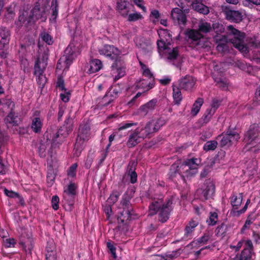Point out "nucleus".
Segmentation results:
<instances>
[{
    "instance_id": "40",
    "label": "nucleus",
    "mask_w": 260,
    "mask_h": 260,
    "mask_svg": "<svg viewBox=\"0 0 260 260\" xmlns=\"http://www.w3.org/2000/svg\"><path fill=\"white\" fill-rule=\"evenodd\" d=\"M122 88L120 87V84H117L114 86H111L107 91L110 93L113 99L116 100L122 92Z\"/></svg>"
},
{
    "instance_id": "17",
    "label": "nucleus",
    "mask_w": 260,
    "mask_h": 260,
    "mask_svg": "<svg viewBox=\"0 0 260 260\" xmlns=\"http://www.w3.org/2000/svg\"><path fill=\"white\" fill-rule=\"evenodd\" d=\"M30 16L31 18L38 20L43 19L45 20L47 18L45 8L41 7L38 3H36L30 12Z\"/></svg>"
},
{
    "instance_id": "3",
    "label": "nucleus",
    "mask_w": 260,
    "mask_h": 260,
    "mask_svg": "<svg viewBox=\"0 0 260 260\" xmlns=\"http://www.w3.org/2000/svg\"><path fill=\"white\" fill-rule=\"evenodd\" d=\"M239 139V134L230 127L225 132L216 137V140L219 141V146L225 149L232 146L234 143L238 142Z\"/></svg>"
},
{
    "instance_id": "31",
    "label": "nucleus",
    "mask_w": 260,
    "mask_h": 260,
    "mask_svg": "<svg viewBox=\"0 0 260 260\" xmlns=\"http://www.w3.org/2000/svg\"><path fill=\"white\" fill-rule=\"evenodd\" d=\"M89 68L88 73L89 74L94 73L99 71L103 67L102 61L98 59H92L89 61Z\"/></svg>"
},
{
    "instance_id": "26",
    "label": "nucleus",
    "mask_w": 260,
    "mask_h": 260,
    "mask_svg": "<svg viewBox=\"0 0 260 260\" xmlns=\"http://www.w3.org/2000/svg\"><path fill=\"white\" fill-rule=\"evenodd\" d=\"M198 224L199 222L197 219L194 220L192 219L188 222L184 230V236L185 238L189 239H191L192 238V233Z\"/></svg>"
},
{
    "instance_id": "36",
    "label": "nucleus",
    "mask_w": 260,
    "mask_h": 260,
    "mask_svg": "<svg viewBox=\"0 0 260 260\" xmlns=\"http://www.w3.org/2000/svg\"><path fill=\"white\" fill-rule=\"evenodd\" d=\"M181 88L176 86H173V98L175 105H179L182 100V95L180 91Z\"/></svg>"
},
{
    "instance_id": "2",
    "label": "nucleus",
    "mask_w": 260,
    "mask_h": 260,
    "mask_svg": "<svg viewBox=\"0 0 260 260\" xmlns=\"http://www.w3.org/2000/svg\"><path fill=\"white\" fill-rule=\"evenodd\" d=\"M244 142L246 145L260 148V125L253 124L244 134Z\"/></svg>"
},
{
    "instance_id": "43",
    "label": "nucleus",
    "mask_w": 260,
    "mask_h": 260,
    "mask_svg": "<svg viewBox=\"0 0 260 260\" xmlns=\"http://www.w3.org/2000/svg\"><path fill=\"white\" fill-rule=\"evenodd\" d=\"M197 173V168H190L188 167L187 171L185 172V174H183L182 176H181V180L184 183H186V179H190L191 177H193Z\"/></svg>"
},
{
    "instance_id": "59",
    "label": "nucleus",
    "mask_w": 260,
    "mask_h": 260,
    "mask_svg": "<svg viewBox=\"0 0 260 260\" xmlns=\"http://www.w3.org/2000/svg\"><path fill=\"white\" fill-rule=\"evenodd\" d=\"M179 48L176 47L173 48L168 54L167 59L170 60H174L179 55Z\"/></svg>"
},
{
    "instance_id": "30",
    "label": "nucleus",
    "mask_w": 260,
    "mask_h": 260,
    "mask_svg": "<svg viewBox=\"0 0 260 260\" xmlns=\"http://www.w3.org/2000/svg\"><path fill=\"white\" fill-rule=\"evenodd\" d=\"M155 84L154 80H148L142 79L140 80L136 84V88L143 89L145 91H147L152 88Z\"/></svg>"
},
{
    "instance_id": "39",
    "label": "nucleus",
    "mask_w": 260,
    "mask_h": 260,
    "mask_svg": "<svg viewBox=\"0 0 260 260\" xmlns=\"http://www.w3.org/2000/svg\"><path fill=\"white\" fill-rule=\"evenodd\" d=\"M183 250L181 248H179L176 250L172 252H167L161 255V257L165 260H172L180 255L182 253Z\"/></svg>"
},
{
    "instance_id": "7",
    "label": "nucleus",
    "mask_w": 260,
    "mask_h": 260,
    "mask_svg": "<svg viewBox=\"0 0 260 260\" xmlns=\"http://www.w3.org/2000/svg\"><path fill=\"white\" fill-rule=\"evenodd\" d=\"M75 47L74 45L70 44L64 51V55L60 58L57 64V69L61 67V64L64 63V69H69L70 65L72 63L73 60L75 57Z\"/></svg>"
},
{
    "instance_id": "23",
    "label": "nucleus",
    "mask_w": 260,
    "mask_h": 260,
    "mask_svg": "<svg viewBox=\"0 0 260 260\" xmlns=\"http://www.w3.org/2000/svg\"><path fill=\"white\" fill-rule=\"evenodd\" d=\"M30 119L32 131L37 134H41L43 126V119L41 117H31Z\"/></svg>"
},
{
    "instance_id": "15",
    "label": "nucleus",
    "mask_w": 260,
    "mask_h": 260,
    "mask_svg": "<svg viewBox=\"0 0 260 260\" xmlns=\"http://www.w3.org/2000/svg\"><path fill=\"white\" fill-rule=\"evenodd\" d=\"M253 252L254 247L252 242L250 239H247L245 244V248L239 254V256L241 260H250Z\"/></svg>"
},
{
    "instance_id": "42",
    "label": "nucleus",
    "mask_w": 260,
    "mask_h": 260,
    "mask_svg": "<svg viewBox=\"0 0 260 260\" xmlns=\"http://www.w3.org/2000/svg\"><path fill=\"white\" fill-rule=\"evenodd\" d=\"M157 32L161 40L164 39L168 44H170V42L172 40V35L169 30L159 28Z\"/></svg>"
},
{
    "instance_id": "60",
    "label": "nucleus",
    "mask_w": 260,
    "mask_h": 260,
    "mask_svg": "<svg viewBox=\"0 0 260 260\" xmlns=\"http://www.w3.org/2000/svg\"><path fill=\"white\" fill-rule=\"evenodd\" d=\"M77 163L72 164L67 170V175L69 177L74 178L77 174Z\"/></svg>"
},
{
    "instance_id": "58",
    "label": "nucleus",
    "mask_w": 260,
    "mask_h": 260,
    "mask_svg": "<svg viewBox=\"0 0 260 260\" xmlns=\"http://www.w3.org/2000/svg\"><path fill=\"white\" fill-rule=\"evenodd\" d=\"M218 214L215 212H211L209 219L207 220V222L209 225H215L218 221Z\"/></svg>"
},
{
    "instance_id": "24",
    "label": "nucleus",
    "mask_w": 260,
    "mask_h": 260,
    "mask_svg": "<svg viewBox=\"0 0 260 260\" xmlns=\"http://www.w3.org/2000/svg\"><path fill=\"white\" fill-rule=\"evenodd\" d=\"M134 215V210L122 209L118 216V222L123 224H126L127 221L132 219V216Z\"/></svg>"
},
{
    "instance_id": "21",
    "label": "nucleus",
    "mask_w": 260,
    "mask_h": 260,
    "mask_svg": "<svg viewBox=\"0 0 260 260\" xmlns=\"http://www.w3.org/2000/svg\"><path fill=\"white\" fill-rule=\"evenodd\" d=\"M139 128H136L129 136L126 142V145L128 148H133L140 143L142 137L140 135Z\"/></svg>"
},
{
    "instance_id": "4",
    "label": "nucleus",
    "mask_w": 260,
    "mask_h": 260,
    "mask_svg": "<svg viewBox=\"0 0 260 260\" xmlns=\"http://www.w3.org/2000/svg\"><path fill=\"white\" fill-rule=\"evenodd\" d=\"M90 135V127L88 123L81 124L79 128V132L74 145V150L76 153H81L83 149L84 143L87 141Z\"/></svg>"
},
{
    "instance_id": "62",
    "label": "nucleus",
    "mask_w": 260,
    "mask_h": 260,
    "mask_svg": "<svg viewBox=\"0 0 260 260\" xmlns=\"http://www.w3.org/2000/svg\"><path fill=\"white\" fill-rule=\"evenodd\" d=\"M127 17V21L129 22L136 21L143 18L142 15L140 13L138 12L134 13H129Z\"/></svg>"
},
{
    "instance_id": "22",
    "label": "nucleus",
    "mask_w": 260,
    "mask_h": 260,
    "mask_svg": "<svg viewBox=\"0 0 260 260\" xmlns=\"http://www.w3.org/2000/svg\"><path fill=\"white\" fill-rule=\"evenodd\" d=\"M211 236L209 232L205 233L203 236L199 238L196 240H194L188 244L186 247L188 248H193L199 247L204 244H206L211 239Z\"/></svg>"
},
{
    "instance_id": "35",
    "label": "nucleus",
    "mask_w": 260,
    "mask_h": 260,
    "mask_svg": "<svg viewBox=\"0 0 260 260\" xmlns=\"http://www.w3.org/2000/svg\"><path fill=\"white\" fill-rule=\"evenodd\" d=\"M123 64L124 62L122 60V61L121 62H118L117 67H114V68H112V70H116L117 73V75H116L114 78V82L117 81L118 80L125 75V71Z\"/></svg>"
},
{
    "instance_id": "63",
    "label": "nucleus",
    "mask_w": 260,
    "mask_h": 260,
    "mask_svg": "<svg viewBox=\"0 0 260 260\" xmlns=\"http://www.w3.org/2000/svg\"><path fill=\"white\" fill-rule=\"evenodd\" d=\"M107 247L111 254L113 258L116 259L117 258V255L116 253V248L114 245L113 243L111 241L107 242Z\"/></svg>"
},
{
    "instance_id": "34",
    "label": "nucleus",
    "mask_w": 260,
    "mask_h": 260,
    "mask_svg": "<svg viewBox=\"0 0 260 260\" xmlns=\"http://www.w3.org/2000/svg\"><path fill=\"white\" fill-rule=\"evenodd\" d=\"M178 165L177 164H173L170 168L169 172L168 173L169 179L174 182H177L179 181L180 178H177V176H179V171L177 169Z\"/></svg>"
},
{
    "instance_id": "9",
    "label": "nucleus",
    "mask_w": 260,
    "mask_h": 260,
    "mask_svg": "<svg viewBox=\"0 0 260 260\" xmlns=\"http://www.w3.org/2000/svg\"><path fill=\"white\" fill-rule=\"evenodd\" d=\"M137 122H134L131 121H125L119 123L118 128L109 137V144L106 146L107 149H109L112 141L116 136L120 138L122 136L121 134L122 132L127 131L132 127L137 125Z\"/></svg>"
},
{
    "instance_id": "54",
    "label": "nucleus",
    "mask_w": 260,
    "mask_h": 260,
    "mask_svg": "<svg viewBox=\"0 0 260 260\" xmlns=\"http://www.w3.org/2000/svg\"><path fill=\"white\" fill-rule=\"evenodd\" d=\"M214 114V112L207 108L201 119V122L203 123H207Z\"/></svg>"
},
{
    "instance_id": "18",
    "label": "nucleus",
    "mask_w": 260,
    "mask_h": 260,
    "mask_svg": "<svg viewBox=\"0 0 260 260\" xmlns=\"http://www.w3.org/2000/svg\"><path fill=\"white\" fill-rule=\"evenodd\" d=\"M4 121L7 127L9 125L16 126L19 125L21 119L18 117V113H16L15 110L10 109V112L4 119Z\"/></svg>"
},
{
    "instance_id": "57",
    "label": "nucleus",
    "mask_w": 260,
    "mask_h": 260,
    "mask_svg": "<svg viewBox=\"0 0 260 260\" xmlns=\"http://www.w3.org/2000/svg\"><path fill=\"white\" fill-rule=\"evenodd\" d=\"M212 30V27L210 23L202 22L199 25L198 30L199 32L203 33H208Z\"/></svg>"
},
{
    "instance_id": "37",
    "label": "nucleus",
    "mask_w": 260,
    "mask_h": 260,
    "mask_svg": "<svg viewBox=\"0 0 260 260\" xmlns=\"http://www.w3.org/2000/svg\"><path fill=\"white\" fill-rule=\"evenodd\" d=\"M186 35L189 39L192 40L194 44L203 37V35H202L198 30L195 29L189 30L186 32Z\"/></svg>"
},
{
    "instance_id": "44",
    "label": "nucleus",
    "mask_w": 260,
    "mask_h": 260,
    "mask_svg": "<svg viewBox=\"0 0 260 260\" xmlns=\"http://www.w3.org/2000/svg\"><path fill=\"white\" fill-rule=\"evenodd\" d=\"M203 103V99L199 98L197 99L191 108V113L192 115L195 116L199 113Z\"/></svg>"
},
{
    "instance_id": "56",
    "label": "nucleus",
    "mask_w": 260,
    "mask_h": 260,
    "mask_svg": "<svg viewBox=\"0 0 260 260\" xmlns=\"http://www.w3.org/2000/svg\"><path fill=\"white\" fill-rule=\"evenodd\" d=\"M228 230V225L224 223H222L216 229V235L218 236H225Z\"/></svg>"
},
{
    "instance_id": "46",
    "label": "nucleus",
    "mask_w": 260,
    "mask_h": 260,
    "mask_svg": "<svg viewBox=\"0 0 260 260\" xmlns=\"http://www.w3.org/2000/svg\"><path fill=\"white\" fill-rule=\"evenodd\" d=\"M75 197V195L63 193V202L69 206L70 209L74 205Z\"/></svg>"
},
{
    "instance_id": "32",
    "label": "nucleus",
    "mask_w": 260,
    "mask_h": 260,
    "mask_svg": "<svg viewBox=\"0 0 260 260\" xmlns=\"http://www.w3.org/2000/svg\"><path fill=\"white\" fill-rule=\"evenodd\" d=\"M191 6L194 11L200 14L207 15L209 13V8L203 4V0L194 3Z\"/></svg>"
},
{
    "instance_id": "8",
    "label": "nucleus",
    "mask_w": 260,
    "mask_h": 260,
    "mask_svg": "<svg viewBox=\"0 0 260 260\" xmlns=\"http://www.w3.org/2000/svg\"><path fill=\"white\" fill-rule=\"evenodd\" d=\"M222 10L225 19L231 22L239 23L243 19V14L239 10H234L228 6H222Z\"/></svg>"
},
{
    "instance_id": "13",
    "label": "nucleus",
    "mask_w": 260,
    "mask_h": 260,
    "mask_svg": "<svg viewBox=\"0 0 260 260\" xmlns=\"http://www.w3.org/2000/svg\"><path fill=\"white\" fill-rule=\"evenodd\" d=\"M215 190V183L212 179H206L204 183L202 194L205 200L211 198L214 194Z\"/></svg>"
},
{
    "instance_id": "47",
    "label": "nucleus",
    "mask_w": 260,
    "mask_h": 260,
    "mask_svg": "<svg viewBox=\"0 0 260 260\" xmlns=\"http://www.w3.org/2000/svg\"><path fill=\"white\" fill-rule=\"evenodd\" d=\"M218 142L216 140L208 141L203 146V150L206 152L214 151L217 148Z\"/></svg>"
},
{
    "instance_id": "12",
    "label": "nucleus",
    "mask_w": 260,
    "mask_h": 260,
    "mask_svg": "<svg viewBox=\"0 0 260 260\" xmlns=\"http://www.w3.org/2000/svg\"><path fill=\"white\" fill-rule=\"evenodd\" d=\"M134 9V5L128 2L120 1L117 3V10L123 17H126L130 12L135 11Z\"/></svg>"
},
{
    "instance_id": "25",
    "label": "nucleus",
    "mask_w": 260,
    "mask_h": 260,
    "mask_svg": "<svg viewBox=\"0 0 260 260\" xmlns=\"http://www.w3.org/2000/svg\"><path fill=\"white\" fill-rule=\"evenodd\" d=\"M0 44L9 45L11 32L8 28L3 26L0 27Z\"/></svg>"
},
{
    "instance_id": "61",
    "label": "nucleus",
    "mask_w": 260,
    "mask_h": 260,
    "mask_svg": "<svg viewBox=\"0 0 260 260\" xmlns=\"http://www.w3.org/2000/svg\"><path fill=\"white\" fill-rule=\"evenodd\" d=\"M9 45L0 44V56L3 58H6L8 55Z\"/></svg>"
},
{
    "instance_id": "45",
    "label": "nucleus",
    "mask_w": 260,
    "mask_h": 260,
    "mask_svg": "<svg viewBox=\"0 0 260 260\" xmlns=\"http://www.w3.org/2000/svg\"><path fill=\"white\" fill-rule=\"evenodd\" d=\"M218 43V44L216 46L218 52L224 53L228 50V45L225 37H222L221 39H219Z\"/></svg>"
},
{
    "instance_id": "27",
    "label": "nucleus",
    "mask_w": 260,
    "mask_h": 260,
    "mask_svg": "<svg viewBox=\"0 0 260 260\" xmlns=\"http://www.w3.org/2000/svg\"><path fill=\"white\" fill-rule=\"evenodd\" d=\"M243 200V193H240L238 195L233 194L231 197V204L233 207L231 210V214L233 215V211H237V210L241 206Z\"/></svg>"
},
{
    "instance_id": "11",
    "label": "nucleus",
    "mask_w": 260,
    "mask_h": 260,
    "mask_svg": "<svg viewBox=\"0 0 260 260\" xmlns=\"http://www.w3.org/2000/svg\"><path fill=\"white\" fill-rule=\"evenodd\" d=\"M171 17L175 24L180 25H185L186 23V16L185 14L181 9L178 8L172 9Z\"/></svg>"
},
{
    "instance_id": "16",
    "label": "nucleus",
    "mask_w": 260,
    "mask_h": 260,
    "mask_svg": "<svg viewBox=\"0 0 260 260\" xmlns=\"http://www.w3.org/2000/svg\"><path fill=\"white\" fill-rule=\"evenodd\" d=\"M196 82V79L192 76L186 75L180 79L179 86L181 89L191 91L193 88Z\"/></svg>"
},
{
    "instance_id": "55",
    "label": "nucleus",
    "mask_w": 260,
    "mask_h": 260,
    "mask_svg": "<svg viewBox=\"0 0 260 260\" xmlns=\"http://www.w3.org/2000/svg\"><path fill=\"white\" fill-rule=\"evenodd\" d=\"M142 92H138L132 99L127 103L128 107H132L134 106H138L140 102L139 98L142 95Z\"/></svg>"
},
{
    "instance_id": "49",
    "label": "nucleus",
    "mask_w": 260,
    "mask_h": 260,
    "mask_svg": "<svg viewBox=\"0 0 260 260\" xmlns=\"http://www.w3.org/2000/svg\"><path fill=\"white\" fill-rule=\"evenodd\" d=\"M77 185L73 182H70L66 189L63 190V193L75 195L77 194Z\"/></svg>"
},
{
    "instance_id": "14",
    "label": "nucleus",
    "mask_w": 260,
    "mask_h": 260,
    "mask_svg": "<svg viewBox=\"0 0 260 260\" xmlns=\"http://www.w3.org/2000/svg\"><path fill=\"white\" fill-rule=\"evenodd\" d=\"M158 100L153 99L145 104L141 105L138 109L139 113L142 116H146L149 113H152L156 108Z\"/></svg>"
},
{
    "instance_id": "6",
    "label": "nucleus",
    "mask_w": 260,
    "mask_h": 260,
    "mask_svg": "<svg viewBox=\"0 0 260 260\" xmlns=\"http://www.w3.org/2000/svg\"><path fill=\"white\" fill-rule=\"evenodd\" d=\"M230 29H231V32L234 35L231 39L232 43L234 46L238 49L240 51L244 53L249 52V48L244 43L245 34L241 32L239 30L234 28L232 25L229 26Z\"/></svg>"
},
{
    "instance_id": "51",
    "label": "nucleus",
    "mask_w": 260,
    "mask_h": 260,
    "mask_svg": "<svg viewBox=\"0 0 260 260\" xmlns=\"http://www.w3.org/2000/svg\"><path fill=\"white\" fill-rule=\"evenodd\" d=\"M121 193L117 190H114L110 194L107 200V202L111 205H113L118 201Z\"/></svg>"
},
{
    "instance_id": "48",
    "label": "nucleus",
    "mask_w": 260,
    "mask_h": 260,
    "mask_svg": "<svg viewBox=\"0 0 260 260\" xmlns=\"http://www.w3.org/2000/svg\"><path fill=\"white\" fill-rule=\"evenodd\" d=\"M51 9L52 10L51 19L55 21L58 13V5L57 0H52Z\"/></svg>"
},
{
    "instance_id": "19",
    "label": "nucleus",
    "mask_w": 260,
    "mask_h": 260,
    "mask_svg": "<svg viewBox=\"0 0 260 260\" xmlns=\"http://www.w3.org/2000/svg\"><path fill=\"white\" fill-rule=\"evenodd\" d=\"M47 65V59L45 58V56L42 59L37 58L34 65V75L37 76L44 74Z\"/></svg>"
},
{
    "instance_id": "5",
    "label": "nucleus",
    "mask_w": 260,
    "mask_h": 260,
    "mask_svg": "<svg viewBox=\"0 0 260 260\" xmlns=\"http://www.w3.org/2000/svg\"><path fill=\"white\" fill-rule=\"evenodd\" d=\"M100 55H103L108 58L114 60V63L112 65V68L117 67L118 62L122 61L121 57L119 56V51L113 45L106 44L103 47L99 50Z\"/></svg>"
},
{
    "instance_id": "1",
    "label": "nucleus",
    "mask_w": 260,
    "mask_h": 260,
    "mask_svg": "<svg viewBox=\"0 0 260 260\" xmlns=\"http://www.w3.org/2000/svg\"><path fill=\"white\" fill-rule=\"evenodd\" d=\"M175 204L173 197H168L165 201L162 198H154L149 205V215L153 216L158 213V221L162 223H165L173 212Z\"/></svg>"
},
{
    "instance_id": "41",
    "label": "nucleus",
    "mask_w": 260,
    "mask_h": 260,
    "mask_svg": "<svg viewBox=\"0 0 260 260\" xmlns=\"http://www.w3.org/2000/svg\"><path fill=\"white\" fill-rule=\"evenodd\" d=\"M195 45L198 47V48H203L209 50L211 48V43L209 40L204 38L203 36L202 38H201Z\"/></svg>"
},
{
    "instance_id": "29",
    "label": "nucleus",
    "mask_w": 260,
    "mask_h": 260,
    "mask_svg": "<svg viewBox=\"0 0 260 260\" xmlns=\"http://www.w3.org/2000/svg\"><path fill=\"white\" fill-rule=\"evenodd\" d=\"M4 152V140L3 136H0V175L6 174L7 168L4 163L3 157L2 155Z\"/></svg>"
},
{
    "instance_id": "38",
    "label": "nucleus",
    "mask_w": 260,
    "mask_h": 260,
    "mask_svg": "<svg viewBox=\"0 0 260 260\" xmlns=\"http://www.w3.org/2000/svg\"><path fill=\"white\" fill-rule=\"evenodd\" d=\"M16 6V4L15 2H12L6 8L5 17L8 20H12L14 19L15 16V9Z\"/></svg>"
},
{
    "instance_id": "28",
    "label": "nucleus",
    "mask_w": 260,
    "mask_h": 260,
    "mask_svg": "<svg viewBox=\"0 0 260 260\" xmlns=\"http://www.w3.org/2000/svg\"><path fill=\"white\" fill-rule=\"evenodd\" d=\"M73 120L71 118L70 114H69L66 118L64 124L62 126H60L59 129H61V133H68V136L73 131Z\"/></svg>"
},
{
    "instance_id": "20",
    "label": "nucleus",
    "mask_w": 260,
    "mask_h": 260,
    "mask_svg": "<svg viewBox=\"0 0 260 260\" xmlns=\"http://www.w3.org/2000/svg\"><path fill=\"white\" fill-rule=\"evenodd\" d=\"M137 128H139L142 139L147 137L150 138L151 134L158 131V127H153V124L150 122H148L144 128L137 127Z\"/></svg>"
},
{
    "instance_id": "64",
    "label": "nucleus",
    "mask_w": 260,
    "mask_h": 260,
    "mask_svg": "<svg viewBox=\"0 0 260 260\" xmlns=\"http://www.w3.org/2000/svg\"><path fill=\"white\" fill-rule=\"evenodd\" d=\"M211 27L212 29H213L214 31V32L217 34L222 33L224 30V28L223 26L221 24L219 23L218 22L213 23Z\"/></svg>"
},
{
    "instance_id": "53",
    "label": "nucleus",
    "mask_w": 260,
    "mask_h": 260,
    "mask_svg": "<svg viewBox=\"0 0 260 260\" xmlns=\"http://www.w3.org/2000/svg\"><path fill=\"white\" fill-rule=\"evenodd\" d=\"M36 76L37 77L36 80L38 86L41 89V90H42L44 88L45 85L47 82V79L44 74L40 75H37Z\"/></svg>"
},
{
    "instance_id": "52",
    "label": "nucleus",
    "mask_w": 260,
    "mask_h": 260,
    "mask_svg": "<svg viewBox=\"0 0 260 260\" xmlns=\"http://www.w3.org/2000/svg\"><path fill=\"white\" fill-rule=\"evenodd\" d=\"M40 38L47 45H51L53 43V37L46 32H42L40 35Z\"/></svg>"
},
{
    "instance_id": "33",
    "label": "nucleus",
    "mask_w": 260,
    "mask_h": 260,
    "mask_svg": "<svg viewBox=\"0 0 260 260\" xmlns=\"http://www.w3.org/2000/svg\"><path fill=\"white\" fill-rule=\"evenodd\" d=\"M136 164L135 161H130L128 164L129 170L128 171V176L130 177V182L134 184L137 181V174L135 171V166Z\"/></svg>"
},
{
    "instance_id": "50",
    "label": "nucleus",
    "mask_w": 260,
    "mask_h": 260,
    "mask_svg": "<svg viewBox=\"0 0 260 260\" xmlns=\"http://www.w3.org/2000/svg\"><path fill=\"white\" fill-rule=\"evenodd\" d=\"M115 100L113 99L110 93L107 92L103 98L102 100L100 103V104L102 107H106L109 105L111 103L113 102Z\"/></svg>"
},
{
    "instance_id": "10",
    "label": "nucleus",
    "mask_w": 260,
    "mask_h": 260,
    "mask_svg": "<svg viewBox=\"0 0 260 260\" xmlns=\"http://www.w3.org/2000/svg\"><path fill=\"white\" fill-rule=\"evenodd\" d=\"M136 191L134 186L129 187L124 193L120 201L119 207L122 209L134 210L133 204L131 203V200L134 197Z\"/></svg>"
}]
</instances>
